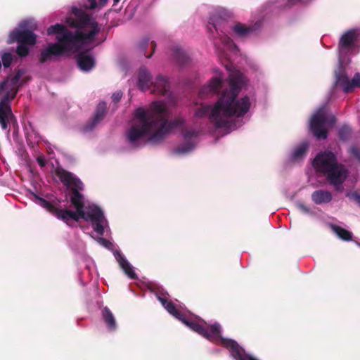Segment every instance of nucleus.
<instances>
[{"label": "nucleus", "mask_w": 360, "mask_h": 360, "mask_svg": "<svg viewBox=\"0 0 360 360\" xmlns=\"http://www.w3.org/2000/svg\"><path fill=\"white\" fill-rule=\"evenodd\" d=\"M72 13L73 16L68 17L65 22L69 27L75 28V32L59 23L51 25L47 29L48 35L56 34L57 42L50 43L41 50L39 56L40 63L55 60L66 53L79 52L84 46L95 41L101 31L98 23L82 9L73 7Z\"/></svg>", "instance_id": "obj_1"}, {"label": "nucleus", "mask_w": 360, "mask_h": 360, "mask_svg": "<svg viewBox=\"0 0 360 360\" xmlns=\"http://www.w3.org/2000/svg\"><path fill=\"white\" fill-rule=\"evenodd\" d=\"M169 116L165 105L158 101L153 102L146 110L137 108L134 112V122L126 133L127 141L131 146L137 148L140 146V141L148 135V143H160L173 129L184 123L182 118L169 122Z\"/></svg>", "instance_id": "obj_2"}, {"label": "nucleus", "mask_w": 360, "mask_h": 360, "mask_svg": "<svg viewBox=\"0 0 360 360\" xmlns=\"http://www.w3.org/2000/svg\"><path fill=\"white\" fill-rule=\"evenodd\" d=\"M242 75L231 74L229 77V89H224L221 96L212 107L203 105L198 108L195 115L198 117L209 116V119L217 128H229L231 117H243L250 107V98L245 96L238 99L241 89Z\"/></svg>", "instance_id": "obj_3"}, {"label": "nucleus", "mask_w": 360, "mask_h": 360, "mask_svg": "<svg viewBox=\"0 0 360 360\" xmlns=\"http://www.w3.org/2000/svg\"><path fill=\"white\" fill-rule=\"evenodd\" d=\"M313 167L318 172L323 174L337 190L347 177V169L338 164L335 155L330 151L318 154L313 161Z\"/></svg>", "instance_id": "obj_4"}, {"label": "nucleus", "mask_w": 360, "mask_h": 360, "mask_svg": "<svg viewBox=\"0 0 360 360\" xmlns=\"http://www.w3.org/2000/svg\"><path fill=\"white\" fill-rule=\"evenodd\" d=\"M25 74V70L23 69H18L15 70V74L11 79V83L14 86H21L27 81L30 79V77H27L25 79H22L20 81L22 76ZM18 88H17L16 91L11 94L10 92H7L4 96L0 99V125L3 130L7 131L8 133L11 130V126H16L18 125V122L16 117L12 112L11 109V101L15 97Z\"/></svg>", "instance_id": "obj_5"}, {"label": "nucleus", "mask_w": 360, "mask_h": 360, "mask_svg": "<svg viewBox=\"0 0 360 360\" xmlns=\"http://www.w3.org/2000/svg\"><path fill=\"white\" fill-rule=\"evenodd\" d=\"M54 172L62 184L70 190V200L74 207L84 208V196L81 193L84 188L82 181L75 174L60 167H56Z\"/></svg>", "instance_id": "obj_6"}, {"label": "nucleus", "mask_w": 360, "mask_h": 360, "mask_svg": "<svg viewBox=\"0 0 360 360\" xmlns=\"http://www.w3.org/2000/svg\"><path fill=\"white\" fill-rule=\"evenodd\" d=\"M335 122L333 115H328L326 108H321L311 117L309 129L317 139H326L328 136L326 124L333 125Z\"/></svg>", "instance_id": "obj_7"}, {"label": "nucleus", "mask_w": 360, "mask_h": 360, "mask_svg": "<svg viewBox=\"0 0 360 360\" xmlns=\"http://www.w3.org/2000/svg\"><path fill=\"white\" fill-rule=\"evenodd\" d=\"M36 198L39 200V204L43 208L46 209L49 213L55 216L57 219L62 220L68 225H69V221L71 219L75 221H78L80 219H84L82 208H75V212L69 210H62L56 207L51 202L43 198L36 195Z\"/></svg>", "instance_id": "obj_8"}, {"label": "nucleus", "mask_w": 360, "mask_h": 360, "mask_svg": "<svg viewBox=\"0 0 360 360\" xmlns=\"http://www.w3.org/2000/svg\"><path fill=\"white\" fill-rule=\"evenodd\" d=\"M334 77L335 85L342 88L345 93H349L355 88L360 87V74L356 73L352 79H349L342 63L335 70Z\"/></svg>", "instance_id": "obj_9"}, {"label": "nucleus", "mask_w": 360, "mask_h": 360, "mask_svg": "<svg viewBox=\"0 0 360 360\" xmlns=\"http://www.w3.org/2000/svg\"><path fill=\"white\" fill-rule=\"evenodd\" d=\"M27 22L20 24L19 27L10 32L8 39V44H25L34 46L37 42V35L31 30L27 28Z\"/></svg>", "instance_id": "obj_10"}, {"label": "nucleus", "mask_w": 360, "mask_h": 360, "mask_svg": "<svg viewBox=\"0 0 360 360\" xmlns=\"http://www.w3.org/2000/svg\"><path fill=\"white\" fill-rule=\"evenodd\" d=\"M359 41H360V29L354 28L347 30L339 40L338 51L340 53H347L355 48Z\"/></svg>", "instance_id": "obj_11"}, {"label": "nucleus", "mask_w": 360, "mask_h": 360, "mask_svg": "<svg viewBox=\"0 0 360 360\" xmlns=\"http://www.w3.org/2000/svg\"><path fill=\"white\" fill-rule=\"evenodd\" d=\"M199 132L195 129H188L183 132L184 143L179 144L174 150L176 154H185L191 152L196 145V139Z\"/></svg>", "instance_id": "obj_12"}, {"label": "nucleus", "mask_w": 360, "mask_h": 360, "mask_svg": "<svg viewBox=\"0 0 360 360\" xmlns=\"http://www.w3.org/2000/svg\"><path fill=\"white\" fill-rule=\"evenodd\" d=\"M221 345L229 349L231 356L236 360H257L256 359L243 354L238 343L231 339H225L221 337L219 339Z\"/></svg>", "instance_id": "obj_13"}, {"label": "nucleus", "mask_w": 360, "mask_h": 360, "mask_svg": "<svg viewBox=\"0 0 360 360\" xmlns=\"http://www.w3.org/2000/svg\"><path fill=\"white\" fill-rule=\"evenodd\" d=\"M106 112V104L104 102L98 104L94 117L89 120L83 127V131L85 132L94 129L96 124L104 118Z\"/></svg>", "instance_id": "obj_14"}, {"label": "nucleus", "mask_w": 360, "mask_h": 360, "mask_svg": "<svg viewBox=\"0 0 360 360\" xmlns=\"http://www.w3.org/2000/svg\"><path fill=\"white\" fill-rule=\"evenodd\" d=\"M224 23L225 22L223 20H215L214 17H212L210 18L207 29L211 34H214V31H215L217 34L219 35V37L220 40L222 41V43L228 44L231 41V39L226 34H224V32L222 30V28H224V27H222V25H224Z\"/></svg>", "instance_id": "obj_15"}, {"label": "nucleus", "mask_w": 360, "mask_h": 360, "mask_svg": "<svg viewBox=\"0 0 360 360\" xmlns=\"http://www.w3.org/2000/svg\"><path fill=\"white\" fill-rule=\"evenodd\" d=\"M152 77L148 70L143 67L141 68L138 74V86L143 91L150 89L153 82L151 81Z\"/></svg>", "instance_id": "obj_16"}, {"label": "nucleus", "mask_w": 360, "mask_h": 360, "mask_svg": "<svg viewBox=\"0 0 360 360\" xmlns=\"http://www.w3.org/2000/svg\"><path fill=\"white\" fill-rule=\"evenodd\" d=\"M82 211L84 212V220L86 221H98L99 218H104L103 211L94 205L86 207L84 205Z\"/></svg>", "instance_id": "obj_17"}, {"label": "nucleus", "mask_w": 360, "mask_h": 360, "mask_svg": "<svg viewBox=\"0 0 360 360\" xmlns=\"http://www.w3.org/2000/svg\"><path fill=\"white\" fill-rule=\"evenodd\" d=\"M260 26L259 22H257L254 25L247 26L240 22H237L233 27V32L239 37H247L253 34Z\"/></svg>", "instance_id": "obj_18"}, {"label": "nucleus", "mask_w": 360, "mask_h": 360, "mask_svg": "<svg viewBox=\"0 0 360 360\" xmlns=\"http://www.w3.org/2000/svg\"><path fill=\"white\" fill-rule=\"evenodd\" d=\"M115 256L120 267L122 269L124 272L128 276V277L130 278L131 279H136L137 276L134 271L133 270L131 265L127 260L123 254L118 251H116L115 252Z\"/></svg>", "instance_id": "obj_19"}, {"label": "nucleus", "mask_w": 360, "mask_h": 360, "mask_svg": "<svg viewBox=\"0 0 360 360\" xmlns=\"http://www.w3.org/2000/svg\"><path fill=\"white\" fill-rule=\"evenodd\" d=\"M202 336L212 342L219 340L221 337V326L219 323H215L212 325L208 326L207 327L205 326V333L202 334Z\"/></svg>", "instance_id": "obj_20"}, {"label": "nucleus", "mask_w": 360, "mask_h": 360, "mask_svg": "<svg viewBox=\"0 0 360 360\" xmlns=\"http://www.w3.org/2000/svg\"><path fill=\"white\" fill-rule=\"evenodd\" d=\"M79 67L83 71L90 70L95 65L93 57L86 52H81L77 56Z\"/></svg>", "instance_id": "obj_21"}, {"label": "nucleus", "mask_w": 360, "mask_h": 360, "mask_svg": "<svg viewBox=\"0 0 360 360\" xmlns=\"http://www.w3.org/2000/svg\"><path fill=\"white\" fill-rule=\"evenodd\" d=\"M152 87H153V92L160 95H166L169 90L170 85L165 77L159 75L156 77L155 81L153 82Z\"/></svg>", "instance_id": "obj_22"}, {"label": "nucleus", "mask_w": 360, "mask_h": 360, "mask_svg": "<svg viewBox=\"0 0 360 360\" xmlns=\"http://www.w3.org/2000/svg\"><path fill=\"white\" fill-rule=\"evenodd\" d=\"M333 199L330 191L326 190H316L311 194V200L316 205L330 202Z\"/></svg>", "instance_id": "obj_23"}, {"label": "nucleus", "mask_w": 360, "mask_h": 360, "mask_svg": "<svg viewBox=\"0 0 360 360\" xmlns=\"http://www.w3.org/2000/svg\"><path fill=\"white\" fill-rule=\"evenodd\" d=\"M101 316L108 330L109 331H115L117 329L116 320L112 312L108 307H105L102 309Z\"/></svg>", "instance_id": "obj_24"}, {"label": "nucleus", "mask_w": 360, "mask_h": 360, "mask_svg": "<svg viewBox=\"0 0 360 360\" xmlns=\"http://www.w3.org/2000/svg\"><path fill=\"white\" fill-rule=\"evenodd\" d=\"M180 321L182 323H184L186 326L189 327L191 329H192L193 331L200 334V335H202V334L205 333V326L200 323L203 322L204 323H206L202 320L197 321L191 318H187L184 314L183 319H181Z\"/></svg>", "instance_id": "obj_25"}, {"label": "nucleus", "mask_w": 360, "mask_h": 360, "mask_svg": "<svg viewBox=\"0 0 360 360\" xmlns=\"http://www.w3.org/2000/svg\"><path fill=\"white\" fill-rule=\"evenodd\" d=\"M156 48V43L154 41H149V39L144 38L139 44V49L143 53L146 58H150L154 53Z\"/></svg>", "instance_id": "obj_26"}, {"label": "nucleus", "mask_w": 360, "mask_h": 360, "mask_svg": "<svg viewBox=\"0 0 360 360\" xmlns=\"http://www.w3.org/2000/svg\"><path fill=\"white\" fill-rule=\"evenodd\" d=\"M172 51L173 58L176 60V62L179 65H184L188 63L190 60L188 55L180 46H175L173 48Z\"/></svg>", "instance_id": "obj_27"}, {"label": "nucleus", "mask_w": 360, "mask_h": 360, "mask_svg": "<svg viewBox=\"0 0 360 360\" xmlns=\"http://www.w3.org/2000/svg\"><path fill=\"white\" fill-rule=\"evenodd\" d=\"M221 79L218 77L213 78L207 86H205L202 88L200 91V95L202 96L204 93H212L216 94L219 91L221 87Z\"/></svg>", "instance_id": "obj_28"}, {"label": "nucleus", "mask_w": 360, "mask_h": 360, "mask_svg": "<svg viewBox=\"0 0 360 360\" xmlns=\"http://www.w3.org/2000/svg\"><path fill=\"white\" fill-rule=\"evenodd\" d=\"M331 229L333 232L335 233L337 236L342 240L349 241L352 239V232L346 230L345 229L337 225H332Z\"/></svg>", "instance_id": "obj_29"}, {"label": "nucleus", "mask_w": 360, "mask_h": 360, "mask_svg": "<svg viewBox=\"0 0 360 360\" xmlns=\"http://www.w3.org/2000/svg\"><path fill=\"white\" fill-rule=\"evenodd\" d=\"M165 309L178 320L180 321L183 319L184 314L176 309V305L171 300L165 307Z\"/></svg>", "instance_id": "obj_30"}, {"label": "nucleus", "mask_w": 360, "mask_h": 360, "mask_svg": "<svg viewBox=\"0 0 360 360\" xmlns=\"http://www.w3.org/2000/svg\"><path fill=\"white\" fill-rule=\"evenodd\" d=\"M309 148V145L307 143L304 142L300 144L295 149L292 153V158L294 159H297L302 158L305 155Z\"/></svg>", "instance_id": "obj_31"}, {"label": "nucleus", "mask_w": 360, "mask_h": 360, "mask_svg": "<svg viewBox=\"0 0 360 360\" xmlns=\"http://www.w3.org/2000/svg\"><path fill=\"white\" fill-rule=\"evenodd\" d=\"M29 46H30L25 44H18L15 50L17 55L20 58L27 57L30 52Z\"/></svg>", "instance_id": "obj_32"}, {"label": "nucleus", "mask_w": 360, "mask_h": 360, "mask_svg": "<svg viewBox=\"0 0 360 360\" xmlns=\"http://www.w3.org/2000/svg\"><path fill=\"white\" fill-rule=\"evenodd\" d=\"M346 197L352 202H354L360 207V193L357 191H352L347 192Z\"/></svg>", "instance_id": "obj_33"}, {"label": "nucleus", "mask_w": 360, "mask_h": 360, "mask_svg": "<svg viewBox=\"0 0 360 360\" xmlns=\"http://www.w3.org/2000/svg\"><path fill=\"white\" fill-rule=\"evenodd\" d=\"M103 219L104 218H99L98 221H91L94 230L100 236L104 233Z\"/></svg>", "instance_id": "obj_34"}, {"label": "nucleus", "mask_w": 360, "mask_h": 360, "mask_svg": "<svg viewBox=\"0 0 360 360\" xmlns=\"http://www.w3.org/2000/svg\"><path fill=\"white\" fill-rule=\"evenodd\" d=\"M352 133V129L348 126H343L339 130V138L340 140L347 141Z\"/></svg>", "instance_id": "obj_35"}, {"label": "nucleus", "mask_w": 360, "mask_h": 360, "mask_svg": "<svg viewBox=\"0 0 360 360\" xmlns=\"http://www.w3.org/2000/svg\"><path fill=\"white\" fill-rule=\"evenodd\" d=\"M1 60L4 68H9L13 61V55L9 52H4L1 55Z\"/></svg>", "instance_id": "obj_36"}, {"label": "nucleus", "mask_w": 360, "mask_h": 360, "mask_svg": "<svg viewBox=\"0 0 360 360\" xmlns=\"http://www.w3.org/2000/svg\"><path fill=\"white\" fill-rule=\"evenodd\" d=\"M349 152L360 162V149L356 146H352Z\"/></svg>", "instance_id": "obj_37"}, {"label": "nucleus", "mask_w": 360, "mask_h": 360, "mask_svg": "<svg viewBox=\"0 0 360 360\" xmlns=\"http://www.w3.org/2000/svg\"><path fill=\"white\" fill-rule=\"evenodd\" d=\"M297 207L300 210H301L304 213H306V214H311L312 213L311 208L307 207V205H305L304 204H303L302 202H297Z\"/></svg>", "instance_id": "obj_38"}, {"label": "nucleus", "mask_w": 360, "mask_h": 360, "mask_svg": "<svg viewBox=\"0 0 360 360\" xmlns=\"http://www.w3.org/2000/svg\"><path fill=\"white\" fill-rule=\"evenodd\" d=\"M157 298L160 301V302L162 304V305L165 307L170 300H169L166 296H165L163 294H158Z\"/></svg>", "instance_id": "obj_39"}, {"label": "nucleus", "mask_w": 360, "mask_h": 360, "mask_svg": "<svg viewBox=\"0 0 360 360\" xmlns=\"http://www.w3.org/2000/svg\"><path fill=\"white\" fill-rule=\"evenodd\" d=\"M122 96V93L121 91H117L114 93L112 96V99L114 102H118Z\"/></svg>", "instance_id": "obj_40"}, {"label": "nucleus", "mask_w": 360, "mask_h": 360, "mask_svg": "<svg viewBox=\"0 0 360 360\" xmlns=\"http://www.w3.org/2000/svg\"><path fill=\"white\" fill-rule=\"evenodd\" d=\"M37 163L39 164V165L41 167H45L46 164V160L44 159V157L42 156H39L37 158Z\"/></svg>", "instance_id": "obj_41"}, {"label": "nucleus", "mask_w": 360, "mask_h": 360, "mask_svg": "<svg viewBox=\"0 0 360 360\" xmlns=\"http://www.w3.org/2000/svg\"><path fill=\"white\" fill-rule=\"evenodd\" d=\"M88 1L90 3V6H89L90 9H94L96 7V6H97L96 0H88Z\"/></svg>", "instance_id": "obj_42"}, {"label": "nucleus", "mask_w": 360, "mask_h": 360, "mask_svg": "<svg viewBox=\"0 0 360 360\" xmlns=\"http://www.w3.org/2000/svg\"><path fill=\"white\" fill-rule=\"evenodd\" d=\"M108 0H99V3L100 4L103 6L106 4Z\"/></svg>", "instance_id": "obj_43"}, {"label": "nucleus", "mask_w": 360, "mask_h": 360, "mask_svg": "<svg viewBox=\"0 0 360 360\" xmlns=\"http://www.w3.org/2000/svg\"><path fill=\"white\" fill-rule=\"evenodd\" d=\"M120 0H113V5H115L120 2Z\"/></svg>", "instance_id": "obj_44"}, {"label": "nucleus", "mask_w": 360, "mask_h": 360, "mask_svg": "<svg viewBox=\"0 0 360 360\" xmlns=\"http://www.w3.org/2000/svg\"><path fill=\"white\" fill-rule=\"evenodd\" d=\"M101 240L103 241L104 244H106L108 243V240L104 238H101Z\"/></svg>", "instance_id": "obj_45"}, {"label": "nucleus", "mask_w": 360, "mask_h": 360, "mask_svg": "<svg viewBox=\"0 0 360 360\" xmlns=\"http://www.w3.org/2000/svg\"><path fill=\"white\" fill-rule=\"evenodd\" d=\"M4 86V84L3 83L0 84V89H3Z\"/></svg>", "instance_id": "obj_46"}]
</instances>
